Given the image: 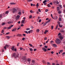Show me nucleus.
Here are the masks:
<instances>
[{
	"label": "nucleus",
	"mask_w": 65,
	"mask_h": 65,
	"mask_svg": "<svg viewBox=\"0 0 65 65\" xmlns=\"http://www.w3.org/2000/svg\"><path fill=\"white\" fill-rule=\"evenodd\" d=\"M22 59H23V61L24 62H26L27 61V57L26 56H24V57H22Z\"/></svg>",
	"instance_id": "f257e3e1"
},
{
	"label": "nucleus",
	"mask_w": 65,
	"mask_h": 65,
	"mask_svg": "<svg viewBox=\"0 0 65 65\" xmlns=\"http://www.w3.org/2000/svg\"><path fill=\"white\" fill-rule=\"evenodd\" d=\"M56 42L57 44H60V43H61L60 40L58 39H56Z\"/></svg>",
	"instance_id": "f03ea898"
},
{
	"label": "nucleus",
	"mask_w": 65,
	"mask_h": 65,
	"mask_svg": "<svg viewBox=\"0 0 65 65\" xmlns=\"http://www.w3.org/2000/svg\"><path fill=\"white\" fill-rule=\"evenodd\" d=\"M17 9H13L12 10V12L13 13H14L15 12L17 11Z\"/></svg>",
	"instance_id": "7ed1b4c3"
},
{
	"label": "nucleus",
	"mask_w": 65,
	"mask_h": 65,
	"mask_svg": "<svg viewBox=\"0 0 65 65\" xmlns=\"http://www.w3.org/2000/svg\"><path fill=\"white\" fill-rule=\"evenodd\" d=\"M32 63L30 64V65H34V63H35V60H32Z\"/></svg>",
	"instance_id": "20e7f679"
},
{
	"label": "nucleus",
	"mask_w": 65,
	"mask_h": 65,
	"mask_svg": "<svg viewBox=\"0 0 65 65\" xmlns=\"http://www.w3.org/2000/svg\"><path fill=\"white\" fill-rule=\"evenodd\" d=\"M59 38L61 40H62L63 39V37L61 35H60V36L59 37Z\"/></svg>",
	"instance_id": "39448f33"
},
{
	"label": "nucleus",
	"mask_w": 65,
	"mask_h": 65,
	"mask_svg": "<svg viewBox=\"0 0 65 65\" xmlns=\"http://www.w3.org/2000/svg\"><path fill=\"white\" fill-rule=\"evenodd\" d=\"M17 28L15 27L12 30V31L13 32V31L15 32V31H16V30H17Z\"/></svg>",
	"instance_id": "423d86ee"
},
{
	"label": "nucleus",
	"mask_w": 65,
	"mask_h": 65,
	"mask_svg": "<svg viewBox=\"0 0 65 65\" xmlns=\"http://www.w3.org/2000/svg\"><path fill=\"white\" fill-rule=\"evenodd\" d=\"M52 45L53 46L55 47H57V45L55 44H52Z\"/></svg>",
	"instance_id": "0eeeda50"
},
{
	"label": "nucleus",
	"mask_w": 65,
	"mask_h": 65,
	"mask_svg": "<svg viewBox=\"0 0 65 65\" xmlns=\"http://www.w3.org/2000/svg\"><path fill=\"white\" fill-rule=\"evenodd\" d=\"M26 61H27V62H29V63H30V62L31 61V59L29 58H28L27 59V60Z\"/></svg>",
	"instance_id": "6e6552de"
},
{
	"label": "nucleus",
	"mask_w": 65,
	"mask_h": 65,
	"mask_svg": "<svg viewBox=\"0 0 65 65\" xmlns=\"http://www.w3.org/2000/svg\"><path fill=\"white\" fill-rule=\"evenodd\" d=\"M43 50H44V52H46V49L45 48H42Z\"/></svg>",
	"instance_id": "1a4fd4ad"
},
{
	"label": "nucleus",
	"mask_w": 65,
	"mask_h": 65,
	"mask_svg": "<svg viewBox=\"0 0 65 65\" xmlns=\"http://www.w3.org/2000/svg\"><path fill=\"white\" fill-rule=\"evenodd\" d=\"M18 14L19 15H21V14H22V13H21V11L19 10L18 11Z\"/></svg>",
	"instance_id": "9d476101"
},
{
	"label": "nucleus",
	"mask_w": 65,
	"mask_h": 65,
	"mask_svg": "<svg viewBox=\"0 0 65 65\" xmlns=\"http://www.w3.org/2000/svg\"><path fill=\"white\" fill-rule=\"evenodd\" d=\"M10 4L11 5H15V3H10Z\"/></svg>",
	"instance_id": "9b49d317"
},
{
	"label": "nucleus",
	"mask_w": 65,
	"mask_h": 65,
	"mask_svg": "<svg viewBox=\"0 0 65 65\" xmlns=\"http://www.w3.org/2000/svg\"><path fill=\"white\" fill-rule=\"evenodd\" d=\"M14 46H13L11 48V49L13 51H14Z\"/></svg>",
	"instance_id": "f8f14e48"
},
{
	"label": "nucleus",
	"mask_w": 65,
	"mask_h": 65,
	"mask_svg": "<svg viewBox=\"0 0 65 65\" xmlns=\"http://www.w3.org/2000/svg\"><path fill=\"white\" fill-rule=\"evenodd\" d=\"M8 24H10L11 23H12V21H9L8 22H7Z\"/></svg>",
	"instance_id": "ddd939ff"
},
{
	"label": "nucleus",
	"mask_w": 65,
	"mask_h": 65,
	"mask_svg": "<svg viewBox=\"0 0 65 65\" xmlns=\"http://www.w3.org/2000/svg\"><path fill=\"white\" fill-rule=\"evenodd\" d=\"M57 11H59V10H60V8L59 7H57Z\"/></svg>",
	"instance_id": "4468645a"
},
{
	"label": "nucleus",
	"mask_w": 65,
	"mask_h": 65,
	"mask_svg": "<svg viewBox=\"0 0 65 65\" xmlns=\"http://www.w3.org/2000/svg\"><path fill=\"white\" fill-rule=\"evenodd\" d=\"M25 20H23L21 22V23H22V24H25V23H24V22H25Z\"/></svg>",
	"instance_id": "2eb2a0df"
},
{
	"label": "nucleus",
	"mask_w": 65,
	"mask_h": 65,
	"mask_svg": "<svg viewBox=\"0 0 65 65\" xmlns=\"http://www.w3.org/2000/svg\"><path fill=\"white\" fill-rule=\"evenodd\" d=\"M50 21H51V20H48V21H47L46 23V24H47V23H48L50 22Z\"/></svg>",
	"instance_id": "dca6fc26"
},
{
	"label": "nucleus",
	"mask_w": 65,
	"mask_h": 65,
	"mask_svg": "<svg viewBox=\"0 0 65 65\" xmlns=\"http://www.w3.org/2000/svg\"><path fill=\"white\" fill-rule=\"evenodd\" d=\"M61 33H64V31L62 29L61 30Z\"/></svg>",
	"instance_id": "f3484780"
},
{
	"label": "nucleus",
	"mask_w": 65,
	"mask_h": 65,
	"mask_svg": "<svg viewBox=\"0 0 65 65\" xmlns=\"http://www.w3.org/2000/svg\"><path fill=\"white\" fill-rule=\"evenodd\" d=\"M19 54H18L17 55H16V56H15L16 57H15V58H18L19 57Z\"/></svg>",
	"instance_id": "a211bd4d"
},
{
	"label": "nucleus",
	"mask_w": 65,
	"mask_h": 65,
	"mask_svg": "<svg viewBox=\"0 0 65 65\" xmlns=\"http://www.w3.org/2000/svg\"><path fill=\"white\" fill-rule=\"evenodd\" d=\"M36 31L37 32V33H38V32H39V29H37L36 30Z\"/></svg>",
	"instance_id": "6ab92c4d"
},
{
	"label": "nucleus",
	"mask_w": 65,
	"mask_h": 65,
	"mask_svg": "<svg viewBox=\"0 0 65 65\" xmlns=\"http://www.w3.org/2000/svg\"><path fill=\"white\" fill-rule=\"evenodd\" d=\"M16 54L15 53H13V56H14V57H15V58H16V57H15Z\"/></svg>",
	"instance_id": "aec40b11"
},
{
	"label": "nucleus",
	"mask_w": 65,
	"mask_h": 65,
	"mask_svg": "<svg viewBox=\"0 0 65 65\" xmlns=\"http://www.w3.org/2000/svg\"><path fill=\"white\" fill-rule=\"evenodd\" d=\"M57 18H58V17H57V16H55L54 17V19L55 20H57Z\"/></svg>",
	"instance_id": "412c9836"
},
{
	"label": "nucleus",
	"mask_w": 65,
	"mask_h": 65,
	"mask_svg": "<svg viewBox=\"0 0 65 65\" xmlns=\"http://www.w3.org/2000/svg\"><path fill=\"white\" fill-rule=\"evenodd\" d=\"M58 13L59 14H61V11L60 10H59L58 12Z\"/></svg>",
	"instance_id": "4be33fe9"
},
{
	"label": "nucleus",
	"mask_w": 65,
	"mask_h": 65,
	"mask_svg": "<svg viewBox=\"0 0 65 65\" xmlns=\"http://www.w3.org/2000/svg\"><path fill=\"white\" fill-rule=\"evenodd\" d=\"M59 20L60 21H62V19H61V18L59 17Z\"/></svg>",
	"instance_id": "5701e85b"
},
{
	"label": "nucleus",
	"mask_w": 65,
	"mask_h": 65,
	"mask_svg": "<svg viewBox=\"0 0 65 65\" xmlns=\"http://www.w3.org/2000/svg\"><path fill=\"white\" fill-rule=\"evenodd\" d=\"M42 62L44 63V64H45V61L44 60H42Z\"/></svg>",
	"instance_id": "b1692460"
},
{
	"label": "nucleus",
	"mask_w": 65,
	"mask_h": 65,
	"mask_svg": "<svg viewBox=\"0 0 65 65\" xmlns=\"http://www.w3.org/2000/svg\"><path fill=\"white\" fill-rule=\"evenodd\" d=\"M47 2V1L46 0H45L43 2V3H46V2Z\"/></svg>",
	"instance_id": "393cba45"
},
{
	"label": "nucleus",
	"mask_w": 65,
	"mask_h": 65,
	"mask_svg": "<svg viewBox=\"0 0 65 65\" xmlns=\"http://www.w3.org/2000/svg\"><path fill=\"white\" fill-rule=\"evenodd\" d=\"M17 36L19 37H20L21 36H22V35L21 34H18L17 35Z\"/></svg>",
	"instance_id": "a878e982"
},
{
	"label": "nucleus",
	"mask_w": 65,
	"mask_h": 65,
	"mask_svg": "<svg viewBox=\"0 0 65 65\" xmlns=\"http://www.w3.org/2000/svg\"><path fill=\"white\" fill-rule=\"evenodd\" d=\"M5 24V23L4 22L2 24V26H4V25Z\"/></svg>",
	"instance_id": "bb28decb"
},
{
	"label": "nucleus",
	"mask_w": 65,
	"mask_h": 65,
	"mask_svg": "<svg viewBox=\"0 0 65 65\" xmlns=\"http://www.w3.org/2000/svg\"><path fill=\"white\" fill-rule=\"evenodd\" d=\"M6 37H7V39H9V38H10V37L9 36H7Z\"/></svg>",
	"instance_id": "cd10ccee"
},
{
	"label": "nucleus",
	"mask_w": 65,
	"mask_h": 65,
	"mask_svg": "<svg viewBox=\"0 0 65 65\" xmlns=\"http://www.w3.org/2000/svg\"><path fill=\"white\" fill-rule=\"evenodd\" d=\"M58 27V25L57 24V25L56 27L55 28V30L56 29H57Z\"/></svg>",
	"instance_id": "c85d7f7f"
},
{
	"label": "nucleus",
	"mask_w": 65,
	"mask_h": 65,
	"mask_svg": "<svg viewBox=\"0 0 65 65\" xmlns=\"http://www.w3.org/2000/svg\"><path fill=\"white\" fill-rule=\"evenodd\" d=\"M11 27L10 26L9 27H7V29H11Z\"/></svg>",
	"instance_id": "c756f323"
},
{
	"label": "nucleus",
	"mask_w": 65,
	"mask_h": 65,
	"mask_svg": "<svg viewBox=\"0 0 65 65\" xmlns=\"http://www.w3.org/2000/svg\"><path fill=\"white\" fill-rule=\"evenodd\" d=\"M8 11H6V12H5V13L6 14H8Z\"/></svg>",
	"instance_id": "7c9ffc66"
},
{
	"label": "nucleus",
	"mask_w": 65,
	"mask_h": 65,
	"mask_svg": "<svg viewBox=\"0 0 65 65\" xmlns=\"http://www.w3.org/2000/svg\"><path fill=\"white\" fill-rule=\"evenodd\" d=\"M30 30V28H27L26 29V30Z\"/></svg>",
	"instance_id": "2f4dec72"
},
{
	"label": "nucleus",
	"mask_w": 65,
	"mask_h": 65,
	"mask_svg": "<svg viewBox=\"0 0 65 65\" xmlns=\"http://www.w3.org/2000/svg\"><path fill=\"white\" fill-rule=\"evenodd\" d=\"M50 43L51 44L53 43H54V41H51L50 42Z\"/></svg>",
	"instance_id": "473e14b6"
},
{
	"label": "nucleus",
	"mask_w": 65,
	"mask_h": 65,
	"mask_svg": "<svg viewBox=\"0 0 65 65\" xmlns=\"http://www.w3.org/2000/svg\"><path fill=\"white\" fill-rule=\"evenodd\" d=\"M30 51H33V49L31 48H30Z\"/></svg>",
	"instance_id": "72a5a7b5"
},
{
	"label": "nucleus",
	"mask_w": 65,
	"mask_h": 65,
	"mask_svg": "<svg viewBox=\"0 0 65 65\" xmlns=\"http://www.w3.org/2000/svg\"><path fill=\"white\" fill-rule=\"evenodd\" d=\"M25 33H27V34H28V31H24Z\"/></svg>",
	"instance_id": "f704fd0d"
},
{
	"label": "nucleus",
	"mask_w": 65,
	"mask_h": 65,
	"mask_svg": "<svg viewBox=\"0 0 65 65\" xmlns=\"http://www.w3.org/2000/svg\"><path fill=\"white\" fill-rule=\"evenodd\" d=\"M56 4H59V2L58 1H56Z\"/></svg>",
	"instance_id": "c9c22d12"
},
{
	"label": "nucleus",
	"mask_w": 65,
	"mask_h": 65,
	"mask_svg": "<svg viewBox=\"0 0 65 65\" xmlns=\"http://www.w3.org/2000/svg\"><path fill=\"white\" fill-rule=\"evenodd\" d=\"M32 15H30L29 16V18L30 19H31L32 18Z\"/></svg>",
	"instance_id": "e433bc0d"
},
{
	"label": "nucleus",
	"mask_w": 65,
	"mask_h": 65,
	"mask_svg": "<svg viewBox=\"0 0 65 65\" xmlns=\"http://www.w3.org/2000/svg\"><path fill=\"white\" fill-rule=\"evenodd\" d=\"M46 24V23H45L44 24L43 26H45Z\"/></svg>",
	"instance_id": "4c0bfd02"
},
{
	"label": "nucleus",
	"mask_w": 65,
	"mask_h": 65,
	"mask_svg": "<svg viewBox=\"0 0 65 65\" xmlns=\"http://www.w3.org/2000/svg\"><path fill=\"white\" fill-rule=\"evenodd\" d=\"M57 23H58V25H60V22L58 21V22Z\"/></svg>",
	"instance_id": "58836bf2"
},
{
	"label": "nucleus",
	"mask_w": 65,
	"mask_h": 65,
	"mask_svg": "<svg viewBox=\"0 0 65 65\" xmlns=\"http://www.w3.org/2000/svg\"><path fill=\"white\" fill-rule=\"evenodd\" d=\"M2 15L1 14L0 15V18H2Z\"/></svg>",
	"instance_id": "ea45409f"
},
{
	"label": "nucleus",
	"mask_w": 65,
	"mask_h": 65,
	"mask_svg": "<svg viewBox=\"0 0 65 65\" xmlns=\"http://www.w3.org/2000/svg\"><path fill=\"white\" fill-rule=\"evenodd\" d=\"M51 27L52 28V29L53 30V28H54V26H52Z\"/></svg>",
	"instance_id": "a19ab883"
},
{
	"label": "nucleus",
	"mask_w": 65,
	"mask_h": 65,
	"mask_svg": "<svg viewBox=\"0 0 65 65\" xmlns=\"http://www.w3.org/2000/svg\"><path fill=\"white\" fill-rule=\"evenodd\" d=\"M48 7H51V6L50 5V4H48L47 5Z\"/></svg>",
	"instance_id": "79ce46f5"
},
{
	"label": "nucleus",
	"mask_w": 65,
	"mask_h": 65,
	"mask_svg": "<svg viewBox=\"0 0 65 65\" xmlns=\"http://www.w3.org/2000/svg\"><path fill=\"white\" fill-rule=\"evenodd\" d=\"M63 50H61L60 51H59V52H60V53H62V52H63Z\"/></svg>",
	"instance_id": "37998d69"
},
{
	"label": "nucleus",
	"mask_w": 65,
	"mask_h": 65,
	"mask_svg": "<svg viewBox=\"0 0 65 65\" xmlns=\"http://www.w3.org/2000/svg\"><path fill=\"white\" fill-rule=\"evenodd\" d=\"M16 19H17V20H19V18L18 17H16Z\"/></svg>",
	"instance_id": "c03bdc74"
},
{
	"label": "nucleus",
	"mask_w": 65,
	"mask_h": 65,
	"mask_svg": "<svg viewBox=\"0 0 65 65\" xmlns=\"http://www.w3.org/2000/svg\"><path fill=\"white\" fill-rule=\"evenodd\" d=\"M49 4H50V5H53V3H52V2H51Z\"/></svg>",
	"instance_id": "a18cd8bd"
},
{
	"label": "nucleus",
	"mask_w": 65,
	"mask_h": 65,
	"mask_svg": "<svg viewBox=\"0 0 65 65\" xmlns=\"http://www.w3.org/2000/svg\"><path fill=\"white\" fill-rule=\"evenodd\" d=\"M4 30H3L2 31V33H4Z\"/></svg>",
	"instance_id": "49530a36"
},
{
	"label": "nucleus",
	"mask_w": 65,
	"mask_h": 65,
	"mask_svg": "<svg viewBox=\"0 0 65 65\" xmlns=\"http://www.w3.org/2000/svg\"><path fill=\"white\" fill-rule=\"evenodd\" d=\"M61 34L60 33H59L58 34V36H59V35H61Z\"/></svg>",
	"instance_id": "de8ad7c7"
},
{
	"label": "nucleus",
	"mask_w": 65,
	"mask_h": 65,
	"mask_svg": "<svg viewBox=\"0 0 65 65\" xmlns=\"http://www.w3.org/2000/svg\"><path fill=\"white\" fill-rule=\"evenodd\" d=\"M59 7H60V8H62V6L61 5H60Z\"/></svg>",
	"instance_id": "09e8293b"
},
{
	"label": "nucleus",
	"mask_w": 65,
	"mask_h": 65,
	"mask_svg": "<svg viewBox=\"0 0 65 65\" xmlns=\"http://www.w3.org/2000/svg\"><path fill=\"white\" fill-rule=\"evenodd\" d=\"M48 11V10L47 9H46L45 10V12H47V11Z\"/></svg>",
	"instance_id": "8fccbe9b"
},
{
	"label": "nucleus",
	"mask_w": 65,
	"mask_h": 65,
	"mask_svg": "<svg viewBox=\"0 0 65 65\" xmlns=\"http://www.w3.org/2000/svg\"><path fill=\"white\" fill-rule=\"evenodd\" d=\"M59 27H60V28L62 27V25H59Z\"/></svg>",
	"instance_id": "3c124183"
},
{
	"label": "nucleus",
	"mask_w": 65,
	"mask_h": 65,
	"mask_svg": "<svg viewBox=\"0 0 65 65\" xmlns=\"http://www.w3.org/2000/svg\"><path fill=\"white\" fill-rule=\"evenodd\" d=\"M4 48L5 49V50H6V46H5L4 47Z\"/></svg>",
	"instance_id": "603ef678"
},
{
	"label": "nucleus",
	"mask_w": 65,
	"mask_h": 65,
	"mask_svg": "<svg viewBox=\"0 0 65 65\" xmlns=\"http://www.w3.org/2000/svg\"><path fill=\"white\" fill-rule=\"evenodd\" d=\"M40 9H38V10L39 11V12H41V10H40Z\"/></svg>",
	"instance_id": "864d4df0"
},
{
	"label": "nucleus",
	"mask_w": 65,
	"mask_h": 65,
	"mask_svg": "<svg viewBox=\"0 0 65 65\" xmlns=\"http://www.w3.org/2000/svg\"><path fill=\"white\" fill-rule=\"evenodd\" d=\"M38 4H39L38 3H37L36 5V6H39V5H38Z\"/></svg>",
	"instance_id": "5fc2aeb1"
},
{
	"label": "nucleus",
	"mask_w": 65,
	"mask_h": 65,
	"mask_svg": "<svg viewBox=\"0 0 65 65\" xmlns=\"http://www.w3.org/2000/svg\"><path fill=\"white\" fill-rule=\"evenodd\" d=\"M65 52H63L62 54V55H65Z\"/></svg>",
	"instance_id": "6e6d98bb"
},
{
	"label": "nucleus",
	"mask_w": 65,
	"mask_h": 65,
	"mask_svg": "<svg viewBox=\"0 0 65 65\" xmlns=\"http://www.w3.org/2000/svg\"><path fill=\"white\" fill-rule=\"evenodd\" d=\"M20 43H18L17 44V46H19V44Z\"/></svg>",
	"instance_id": "4d7b16f0"
},
{
	"label": "nucleus",
	"mask_w": 65,
	"mask_h": 65,
	"mask_svg": "<svg viewBox=\"0 0 65 65\" xmlns=\"http://www.w3.org/2000/svg\"><path fill=\"white\" fill-rule=\"evenodd\" d=\"M9 33H10L9 32H7V33H6V35H7L8 34H9Z\"/></svg>",
	"instance_id": "13d9d810"
},
{
	"label": "nucleus",
	"mask_w": 65,
	"mask_h": 65,
	"mask_svg": "<svg viewBox=\"0 0 65 65\" xmlns=\"http://www.w3.org/2000/svg\"><path fill=\"white\" fill-rule=\"evenodd\" d=\"M20 50H23V48L22 47L20 48Z\"/></svg>",
	"instance_id": "bf43d9fd"
},
{
	"label": "nucleus",
	"mask_w": 65,
	"mask_h": 65,
	"mask_svg": "<svg viewBox=\"0 0 65 65\" xmlns=\"http://www.w3.org/2000/svg\"><path fill=\"white\" fill-rule=\"evenodd\" d=\"M29 31H30V32H31V33H32V31H33V30H30Z\"/></svg>",
	"instance_id": "052dcab7"
},
{
	"label": "nucleus",
	"mask_w": 65,
	"mask_h": 65,
	"mask_svg": "<svg viewBox=\"0 0 65 65\" xmlns=\"http://www.w3.org/2000/svg\"><path fill=\"white\" fill-rule=\"evenodd\" d=\"M29 45L30 46H32V45L30 44H29Z\"/></svg>",
	"instance_id": "680f3d73"
},
{
	"label": "nucleus",
	"mask_w": 65,
	"mask_h": 65,
	"mask_svg": "<svg viewBox=\"0 0 65 65\" xmlns=\"http://www.w3.org/2000/svg\"><path fill=\"white\" fill-rule=\"evenodd\" d=\"M25 38H22V40H25Z\"/></svg>",
	"instance_id": "e2e57ef3"
},
{
	"label": "nucleus",
	"mask_w": 65,
	"mask_h": 65,
	"mask_svg": "<svg viewBox=\"0 0 65 65\" xmlns=\"http://www.w3.org/2000/svg\"><path fill=\"white\" fill-rule=\"evenodd\" d=\"M44 40H46V39H47V38H46V37H45L44 38Z\"/></svg>",
	"instance_id": "0e129e2a"
},
{
	"label": "nucleus",
	"mask_w": 65,
	"mask_h": 65,
	"mask_svg": "<svg viewBox=\"0 0 65 65\" xmlns=\"http://www.w3.org/2000/svg\"><path fill=\"white\" fill-rule=\"evenodd\" d=\"M47 65H50V63L49 62H48V63H47Z\"/></svg>",
	"instance_id": "69168bd1"
},
{
	"label": "nucleus",
	"mask_w": 65,
	"mask_h": 65,
	"mask_svg": "<svg viewBox=\"0 0 65 65\" xmlns=\"http://www.w3.org/2000/svg\"><path fill=\"white\" fill-rule=\"evenodd\" d=\"M63 12H64V13H65V10L64 9L63 10Z\"/></svg>",
	"instance_id": "338daca9"
},
{
	"label": "nucleus",
	"mask_w": 65,
	"mask_h": 65,
	"mask_svg": "<svg viewBox=\"0 0 65 65\" xmlns=\"http://www.w3.org/2000/svg\"><path fill=\"white\" fill-rule=\"evenodd\" d=\"M55 65V63H52V65Z\"/></svg>",
	"instance_id": "774afa93"
}]
</instances>
